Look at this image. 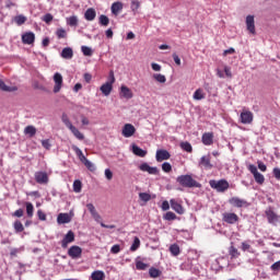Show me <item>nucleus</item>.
<instances>
[{"label":"nucleus","mask_w":280,"mask_h":280,"mask_svg":"<svg viewBox=\"0 0 280 280\" xmlns=\"http://www.w3.org/2000/svg\"><path fill=\"white\" fill-rule=\"evenodd\" d=\"M176 182L182 187H187L188 189H191L194 187H197V188L202 187V185L200 183L196 182V179H194V177H191V175H180L176 178Z\"/></svg>","instance_id":"obj_1"},{"label":"nucleus","mask_w":280,"mask_h":280,"mask_svg":"<svg viewBox=\"0 0 280 280\" xmlns=\"http://www.w3.org/2000/svg\"><path fill=\"white\" fill-rule=\"evenodd\" d=\"M209 185L211 189H215V191H218L219 194H224V191H226V189H229L230 187L229 182L226 179H211L209 182Z\"/></svg>","instance_id":"obj_2"},{"label":"nucleus","mask_w":280,"mask_h":280,"mask_svg":"<svg viewBox=\"0 0 280 280\" xmlns=\"http://www.w3.org/2000/svg\"><path fill=\"white\" fill-rule=\"evenodd\" d=\"M73 151L75 152L79 161H81V163H83V165H85V167L90 172H95V165L91 161H89V159H86V156L84 155V153L80 148L73 147Z\"/></svg>","instance_id":"obj_3"},{"label":"nucleus","mask_w":280,"mask_h":280,"mask_svg":"<svg viewBox=\"0 0 280 280\" xmlns=\"http://www.w3.org/2000/svg\"><path fill=\"white\" fill-rule=\"evenodd\" d=\"M248 171L250 172V174H253L254 179L258 185H264V183H266V177H264V175L259 173L255 164H249Z\"/></svg>","instance_id":"obj_4"},{"label":"nucleus","mask_w":280,"mask_h":280,"mask_svg":"<svg viewBox=\"0 0 280 280\" xmlns=\"http://www.w3.org/2000/svg\"><path fill=\"white\" fill-rule=\"evenodd\" d=\"M230 205H232V207H236L237 209H242V208H248L250 207V203L248 201H246V199H242L240 197H232L229 199Z\"/></svg>","instance_id":"obj_5"},{"label":"nucleus","mask_w":280,"mask_h":280,"mask_svg":"<svg viewBox=\"0 0 280 280\" xmlns=\"http://www.w3.org/2000/svg\"><path fill=\"white\" fill-rule=\"evenodd\" d=\"M222 221L226 224H237L240 222V217L235 212H224L222 214Z\"/></svg>","instance_id":"obj_6"},{"label":"nucleus","mask_w":280,"mask_h":280,"mask_svg":"<svg viewBox=\"0 0 280 280\" xmlns=\"http://www.w3.org/2000/svg\"><path fill=\"white\" fill-rule=\"evenodd\" d=\"M68 255L71 259H80L82 257V247L73 245L68 249Z\"/></svg>","instance_id":"obj_7"},{"label":"nucleus","mask_w":280,"mask_h":280,"mask_svg":"<svg viewBox=\"0 0 280 280\" xmlns=\"http://www.w3.org/2000/svg\"><path fill=\"white\" fill-rule=\"evenodd\" d=\"M55 82L54 86V93H60V90L62 89V74L60 72H56L52 78Z\"/></svg>","instance_id":"obj_8"},{"label":"nucleus","mask_w":280,"mask_h":280,"mask_svg":"<svg viewBox=\"0 0 280 280\" xmlns=\"http://www.w3.org/2000/svg\"><path fill=\"white\" fill-rule=\"evenodd\" d=\"M35 180L38 185H47L49 183V175H47V172H36Z\"/></svg>","instance_id":"obj_9"},{"label":"nucleus","mask_w":280,"mask_h":280,"mask_svg":"<svg viewBox=\"0 0 280 280\" xmlns=\"http://www.w3.org/2000/svg\"><path fill=\"white\" fill-rule=\"evenodd\" d=\"M171 156L172 155L170 154V151L163 149L158 150L155 154L158 163H163V161H170Z\"/></svg>","instance_id":"obj_10"},{"label":"nucleus","mask_w":280,"mask_h":280,"mask_svg":"<svg viewBox=\"0 0 280 280\" xmlns=\"http://www.w3.org/2000/svg\"><path fill=\"white\" fill-rule=\"evenodd\" d=\"M137 132V128L132 126V124H126L122 127V137H126V139H130Z\"/></svg>","instance_id":"obj_11"},{"label":"nucleus","mask_w":280,"mask_h":280,"mask_svg":"<svg viewBox=\"0 0 280 280\" xmlns=\"http://www.w3.org/2000/svg\"><path fill=\"white\" fill-rule=\"evenodd\" d=\"M86 209H88V211H90V213H91L92 218L95 220V222H98V224H102V215H100V213L95 209V206H93V203H88Z\"/></svg>","instance_id":"obj_12"},{"label":"nucleus","mask_w":280,"mask_h":280,"mask_svg":"<svg viewBox=\"0 0 280 280\" xmlns=\"http://www.w3.org/2000/svg\"><path fill=\"white\" fill-rule=\"evenodd\" d=\"M75 242V234L73 233V231H69L66 236L63 237V240L61 241V246L63 248H67L69 246V244Z\"/></svg>","instance_id":"obj_13"},{"label":"nucleus","mask_w":280,"mask_h":280,"mask_svg":"<svg viewBox=\"0 0 280 280\" xmlns=\"http://www.w3.org/2000/svg\"><path fill=\"white\" fill-rule=\"evenodd\" d=\"M34 40H36V35L32 32H27L22 35L23 45H34Z\"/></svg>","instance_id":"obj_14"},{"label":"nucleus","mask_w":280,"mask_h":280,"mask_svg":"<svg viewBox=\"0 0 280 280\" xmlns=\"http://www.w3.org/2000/svg\"><path fill=\"white\" fill-rule=\"evenodd\" d=\"M246 27L247 31L249 32V34L255 35L256 31H255V16L254 15H247L246 16Z\"/></svg>","instance_id":"obj_15"},{"label":"nucleus","mask_w":280,"mask_h":280,"mask_svg":"<svg viewBox=\"0 0 280 280\" xmlns=\"http://www.w3.org/2000/svg\"><path fill=\"white\" fill-rule=\"evenodd\" d=\"M199 165L205 167V170H213V164H211V155L201 156Z\"/></svg>","instance_id":"obj_16"},{"label":"nucleus","mask_w":280,"mask_h":280,"mask_svg":"<svg viewBox=\"0 0 280 280\" xmlns=\"http://www.w3.org/2000/svg\"><path fill=\"white\" fill-rule=\"evenodd\" d=\"M265 213L267 215L269 224H275V222H279V215L275 213V210H272V208L267 209Z\"/></svg>","instance_id":"obj_17"},{"label":"nucleus","mask_w":280,"mask_h":280,"mask_svg":"<svg viewBox=\"0 0 280 280\" xmlns=\"http://www.w3.org/2000/svg\"><path fill=\"white\" fill-rule=\"evenodd\" d=\"M170 202L171 209H173L176 213H178L179 215H183V213H185V208H183V206L178 203L176 199H171Z\"/></svg>","instance_id":"obj_18"},{"label":"nucleus","mask_w":280,"mask_h":280,"mask_svg":"<svg viewBox=\"0 0 280 280\" xmlns=\"http://www.w3.org/2000/svg\"><path fill=\"white\" fill-rule=\"evenodd\" d=\"M113 82H115V78L113 77L112 82H106L101 86V92L103 95L108 96L113 92Z\"/></svg>","instance_id":"obj_19"},{"label":"nucleus","mask_w":280,"mask_h":280,"mask_svg":"<svg viewBox=\"0 0 280 280\" xmlns=\"http://www.w3.org/2000/svg\"><path fill=\"white\" fill-rule=\"evenodd\" d=\"M120 97H125V100H132L133 94L132 90L126 85L120 86Z\"/></svg>","instance_id":"obj_20"},{"label":"nucleus","mask_w":280,"mask_h":280,"mask_svg":"<svg viewBox=\"0 0 280 280\" xmlns=\"http://www.w3.org/2000/svg\"><path fill=\"white\" fill-rule=\"evenodd\" d=\"M241 124H253V114L249 110L241 113Z\"/></svg>","instance_id":"obj_21"},{"label":"nucleus","mask_w":280,"mask_h":280,"mask_svg":"<svg viewBox=\"0 0 280 280\" xmlns=\"http://www.w3.org/2000/svg\"><path fill=\"white\" fill-rule=\"evenodd\" d=\"M203 145H213V132H205L201 137Z\"/></svg>","instance_id":"obj_22"},{"label":"nucleus","mask_w":280,"mask_h":280,"mask_svg":"<svg viewBox=\"0 0 280 280\" xmlns=\"http://www.w3.org/2000/svg\"><path fill=\"white\" fill-rule=\"evenodd\" d=\"M0 91H4L5 93H14V91H19V88L8 86L5 82L0 79Z\"/></svg>","instance_id":"obj_23"},{"label":"nucleus","mask_w":280,"mask_h":280,"mask_svg":"<svg viewBox=\"0 0 280 280\" xmlns=\"http://www.w3.org/2000/svg\"><path fill=\"white\" fill-rule=\"evenodd\" d=\"M95 16H97V12L93 8L88 9L84 13L85 21H95Z\"/></svg>","instance_id":"obj_24"},{"label":"nucleus","mask_w":280,"mask_h":280,"mask_svg":"<svg viewBox=\"0 0 280 280\" xmlns=\"http://www.w3.org/2000/svg\"><path fill=\"white\" fill-rule=\"evenodd\" d=\"M132 153L136 155V156H140L141 159H143L144 156H147L148 154V151L139 148V145L137 144H133L132 145Z\"/></svg>","instance_id":"obj_25"},{"label":"nucleus","mask_w":280,"mask_h":280,"mask_svg":"<svg viewBox=\"0 0 280 280\" xmlns=\"http://www.w3.org/2000/svg\"><path fill=\"white\" fill-rule=\"evenodd\" d=\"M58 224H69L71 222V217L67 213H59L57 217Z\"/></svg>","instance_id":"obj_26"},{"label":"nucleus","mask_w":280,"mask_h":280,"mask_svg":"<svg viewBox=\"0 0 280 280\" xmlns=\"http://www.w3.org/2000/svg\"><path fill=\"white\" fill-rule=\"evenodd\" d=\"M124 10V3H121L120 1L114 2L112 4V13L115 14V16H117V14H119V12H121Z\"/></svg>","instance_id":"obj_27"},{"label":"nucleus","mask_w":280,"mask_h":280,"mask_svg":"<svg viewBox=\"0 0 280 280\" xmlns=\"http://www.w3.org/2000/svg\"><path fill=\"white\" fill-rule=\"evenodd\" d=\"M92 280H106V273L102 270H95L91 273Z\"/></svg>","instance_id":"obj_28"},{"label":"nucleus","mask_w":280,"mask_h":280,"mask_svg":"<svg viewBox=\"0 0 280 280\" xmlns=\"http://www.w3.org/2000/svg\"><path fill=\"white\" fill-rule=\"evenodd\" d=\"M66 23L69 25V27H78L80 21L78 20L77 15H71L66 19Z\"/></svg>","instance_id":"obj_29"},{"label":"nucleus","mask_w":280,"mask_h":280,"mask_svg":"<svg viewBox=\"0 0 280 280\" xmlns=\"http://www.w3.org/2000/svg\"><path fill=\"white\" fill-rule=\"evenodd\" d=\"M37 129L33 125H28L24 128V135H27L28 137H36Z\"/></svg>","instance_id":"obj_30"},{"label":"nucleus","mask_w":280,"mask_h":280,"mask_svg":"<svg viewBox=\"0 0 280 280\" xmlns=\"http://www.w3.org/2000/svg\"><path fill=\"white\" fill-rule=\"evenodd\" d=\"M61 57H63L66 60H71V58H73V49L69 47L63 48L61 51Z\"/></svg>","instance_id":"obj_31"},{"label":"nucleus","mask_w":280,"mask_h":280,"mask_svg":"<svg viewBox=\"0 0 280 280\" xmlns=\"http://www.w3.org/2000/svg\"><path fill=\"white\" fill-rule=\"evenodd\" d=\"M69 130L72 132V135L75 136L77 139H79V141L84 140V135L80 132V130H78L75 126L72 125V127L69 128Z\"/></svg>","instance_id":"obj_32"},{"label":"nucleus","mask_w":280,"mask_h":280,"mask_svg":"<svg viewBox=\"0 0 280 280\" xmlns=\"http://www.w3.org/2000/svg\"><path fill=\"white\" fill-rule=\"evenodd\" d=\"M229 255L231 257V259H237V257H240L241 253L238 249H236L235 246H230L229 248Z\"/></svg>","instance_id":"obj_33"},{"label":"nucleus","mask_w":280,"mask_h":280,"mask_svg":"<svg viewBox=\"0 0 280 280\" xmlns=\"http://www.w3.org/2000/svg\"><path fill=\"white\" fill-rule=\"evenodd\" d=\"M170 253L173 257H178V255H180V246H178V244H172L170 246Z\"/></svg>","instance_id":"obj_34"},{"label":"nucleus","mask_w":280,"mask_h":280,"mask_svg":"<svg viewBox=\"0 0 280 280\" xmlns=\"http://www.w3.org/2000/svg\"><path fill=\"white\" fill-rule=\"evenodd\" d=\"M149 276L151 277V279H159V277H161V270H159L158 268L151 267L149 269Z\"/></svg>","instance_id":"obj_35"},{"label":"nucleus","mask_w":280,"mask_h":280,"mask_svg":"<svg viewBox=\"0 0 280 280\" xmlns=\"http://www.w3.org/2000/svg\"><path fill=\"white\" fill-rule=\"evenodd\" d=\"M13 229L15 233H23V231H25V228L23 226V223L20 220H16L13 223Z\"/></svg>","instance_id":"obj_36"},{"label":"nucleus","mask_w":280,"mask_h":280,"mask_svg":"<svg viewBox=\"0 0 280 280\" xmlns=\"http://www.w3.org/2000/svg\"><path fill=\"white\" fill-rule=\"evenodd\" d=\"M192 97L196 101L205 100V91H202V89H197L195 91Z\"/></svg>","instance_id":"obj_37"},{"label":"nucleus","mask_w":280,"mask_h":280,"mask_svg":"<svg viewBox=\"0 0 280 280\" xmlns=\"http://www.w3.org/2000/svg\"><path fill=\"white\" fill-rule=\"evenodd\" d=\"M153 80H155L156 82H160V84H165V82H167V78H165V74H161V73L153 74Z\"/></svg>","instance_id":"obj_38"},{"label":"nucleus","mask_w":280,"mask_h":280,"mask_svg":"<svg viewBox=\"0 0 280 280\" xmlns=\"http://www.w3.org/2000/svg\"><path fill=\"white\" fill-rule=\"evenodd\" d=\"M98 23H100V25H103V27H108V23H110V19H108V16L102 14L98 18Z\"/></svg>","instance_id":"obj_39"},{"label":"nucleus","mask_w":280,"mask_h":280,"mask_svg":"<svg viewBox=\"0 0 280 280\" xmlns=\"http://www.w3.org/2000/svg\"><path fill=\"white\" fill-rule=\"evenodd\" d=\"M139 246H141V240H139V237L136 236L130 247L131 253H135V250H138Z\"/></svg>","instance_id":"obj_40"},{"label":"nucleus","mask_w":280,"mask_h":280,"mask_svg":"<svg viewBox=\"0 0 280 280\" xmlns=\"http://www.w3.org/2000/svg\"><path fill=\"white\" fill-rule=\"evenodd\" d=\"M139 198L142 202H150V200H152V195L148 192H140Z\"/></svg>","instance_id":"obj_41"},{"label":"nucleus","mask_w":280,"mask_h":280,"mask_svg":"<svg viewBox=\"0 0 280 280\" xmlns=\"http://www.w3.org/2000/svg\"><path fill=\"white\" fill-rule=\"evenodd\" d=\"M136 268H137V270H148V268H150V265H148L141 260H138L136 262Z\"/></svg>","instance_id":"obj_42"},{"label":"nucleus","mask_w":280,"mask_h":280,"mask_svg":"<svg viewBox=\"0 0 280 280\" xmlns=\"http://www.w3.org/2000/svg\"><path fill=\"white\" fill-rule=\"evenodd\" d=\"M73 191H75V194L82 191V182H80V179L73 182Z\"/></svg>","instance_id":"obj_43"},{"label":"nucleus","mask_w":280,"mask_h":280,"mask_svg":"<svg viewBox=\"0 0 280 280\" xmlns=\"http://www.w3.org/2000/svg\"><path fill=\"white\" fill-rule=\"evenodd\" d=\"M56 36L59 40L62 38H67V31L65 28H58L56 31Z\"/></svg>","instance_id":"obj_44"},{"label":"nucleus","mask_w":280,"mask_h":280,"mask_svg":"<svg viewBox=\"0 0 280 280\" xmlns=\"http://www.w3.org/2000/svg\"><path fill=\"white\" fill-rule=\"evenodd\" d=\"M180 148L185 152H194V148L191 147V143H189V142H182Z\"/></svg>","instance_id":"obj_45"},{"label":"nucleus","mask_w":280,"mask_h":280,"mask_svg":"<svg viewBox=\"0 0 280 280\" xmlns=\"http://www.w3.org/2000/svg\"><path fill=\"white\" fill-rule=\"evenodd\" d=\"M26 213L28 218L34 217V205H32V202H26Z\"/></svg>","instance_id":"obj_46"},{"label":"nucleus","mask_w":280,"mask_h":280,"mask_svg":"<svg viewBox=\"0 0 280 280\" xmlns=\"http://www.w3.org/2000/svg\"><path fill=\"white\" fill-rule=\"evenodd\" d=\"M14 21L16 25H24V23L27 21V18L25 15H18L14 18Z\"/></svg>","instance_id":"obj_47"},{"label":"nucleus","mask_w":280,"mask_h":280,"mask_svg":"<svg viewBox=\"0 0 280 280\" xmlns=\"http://www.w3.org/2000/svg\"><path fill=\"white\" fill-rule=\"evenodd\" d=\"M61 121H63L65 126H67L68 128H71L73 126V124H71V120H69V116L66 113L62 114Z\"/></svg>","instance_id":"obj_48"},{"label":"nucleus","mask_w":280,"mask_h":280,"mask_svg":"<svg viewBox=\"0 0 280 280\" xmlns=\"http://www.w3.org/2000/svg\"><path fill=\"white\" fill-rule=\"evenodd\" d=\"M81 51L83 56H93V49L89 46H82Z\"/></svg>","instance_id":"obj_49"},{"label":"nucleus","mask_w":280,"mask_h":280,"mask_svg":"<svg viewBox=\"0 0 280 280\" xmlns=\"http://www.w3.org/2000/svg\"><path fill=\"white\" fill-rule=\"evenodd\" d=\"M164 220H167L168 222H172L173 220H176V213L168 211L164 215Z\"/></svg>","instance_id":"obj_50"},{"label":"nucleus","mask_w":280,"mask_h":280,"mask_svg":"<svg viewBox=\"0 0 280 280\" xmlns=\"http://www.w3.org/2000/svg\"><path fill=\"white\" fill-rule=\"evenodd\" d=\"M139 8H141V2L139 0H132L131 1V10L133 12H137V10H139Z\"/></svg>","instance_id":"obj_51"},{"label":"nucleus","mask_w":280,"mask_h":280,"mask_svg":"<svg viewBox=\"0 0 280 280\" xmlns=\"http://www.w3.org/2000/svg\"><path fill=\"white\" fill-rule=\"evenodd\" d=\"M162 170L163 172H165L166 174H170V172H172V164H170L168 162H164L162 164Z\"/></svg>","instance_id":"obj_52"},{"label":"nucleus","mask_w":280,"mask_h":280,"mask_svg":"<svg viewBox=\"0 0 280 280\" xmlns=\"http://www.w3.org/2000/svg\"><path fill=\"white\" fill-rule=\"evenodd\" d=\"M112 255H118V253H121V246L116 244L110 248Z\"/></svg>","instance_id":"obj_53"},{"label":"nucleus","mask_w":280,"mask_h":280,"mask_svg":"<svg viewBox=\"0 0 280 280\" xmlns=\"http://www.w3.org/2000/svg\"><path fill=\"white\" fill-rule=\"evenodd\" d=\"M43 21H44V23L49 24L50 22L54 21V15H51V13H47L44 15Z\"/></svg>","instance_id":"obj_54"},{"label":"nucleus","mask_w":280,"mask_h":280,"mask_svg":"<svg viewBox=\"0 0 280 280\" xmlns=\"http://www.w3.org/2000/svg\"><path fill=\"white\" fill-rule=\"evenodd\" d=\"M42 145L45 148V150H51V143L49 142V139L42 140Z\"/></svg>","instance_id":"obj_55"},{"label":"nucleus","mask_w":280,"mask_h":280,"mask_svg":"<svg viewBox=\"0 0 280 280\" xmlns=\"http://www.w3.org/2000/svg\"><path fill=\"white\" fill-rule=\"evenodd\" d=\"M241 248L244 253H246V250L248 253H250V244L246 243V242H243L242 245H241Z\"/></svg>","instance_id":"obj_56"},{"label":"nucleus","mask_w":280,"mask_h":280,"mask_svg":"<svg viewBox=\"0 0 280 280\" xmlns=\"http://www.w3.org/2000/svg\"><path fill=\"white\" fill-rule=\"evenodd\" d=\"M148 174H152L154 176H156V174H159V168L156 166H149V171H147Z\"/></svg>","instance_id":"obj_57"},{"label":"nucleus","mask_w":280,"mask_h":280,"mask_svg":"<svg viewBox=\"0 0 280 280\" xmlns=\"http://www.w3.org/2000/svg\"><path fill=\"white\" fill-rule=\"evenodd\" d=\"M37 217L39 220H42V222H45V220H47V214H45V212H43V210L37 211Z\"/></svg>","instance_id":"obj_58"},{"label":"nucleus","mask_w":280,"mask_h":280,"mask_svg":"<svg viewBox=\"0 0 280 280\" xmlns=\"http://www.w3.org/2000/svg\"><path fill=\"white\" fill-rule=\"evenodd\" d=\"M105 177L107 178V180H113V171H110L109 168H106Z\"/></svg>","instance_id":"obj_59"},{"label":"nucleus","mask_w":280,"mask_h":280,"mask_svg":"<svg viewBox=\"0 0 280 280\" xmlns=\"http://www.w3.org/2000/svg\"><path fill=\"white\" fill-rule=\"evenodd\" d=\"M139 170L141 172H148L150 170V166L148 163H142L140 166H139Z\"/></svg>","instance_id":"obj_60"},{"label":"nucleus","mask_w":280,"mask_h":280,"mask_svg":"<svg viewBox=\"0 0 280 280\" xmlns=\"http://www.w3.org/2000/svg\"><path fill=\"white\" fill-rule=\"evenodd\" d=\"M24 211L23 209H18L14 213L13 217L14 218H23Z\"/></svg>","instance_id":"obj_61"},{"label":"nucleus","mask_w":280,"mask_h":280,"mask_svg":"<svg viewBox=\"0 0 280 280\" xmlns=\"http://www.w3.org/2000/svg\"><path fill=\"white\" fill-rule=\"evenodd\" d=\"M271 270L273 271L280 270V260L271 265Z\"/></svg>","instance_id":"obj_62"},{"label":"nucleus","mask_w":280,"mask_h":280,"mask_svg":"<svg viewBox=\"0 0 280 280\" xmlns=\"http://www.w3.org/2000/svg\"><path fill=\"white\" fill-rule=\"evenodd\" d=\"M273 176L277 178V180H280V168L276 167L273 168Z\"/></svg>","instance_id":"obj_63"},{"label":"nucleus","mask_w":280,"mask_h":280,"mask_svg":"<svg viewBox=\"0 0 280 280\" xmlns=\"http://www.w3.org/2000/svg\"><path fill=\"white\" fill-rule=\"evenodd\" d=\"M258 170H260V172H266V170H268V166H266L264 162H258Z\"/></svg>","instance_id":"obj_64"}]
</instances>
